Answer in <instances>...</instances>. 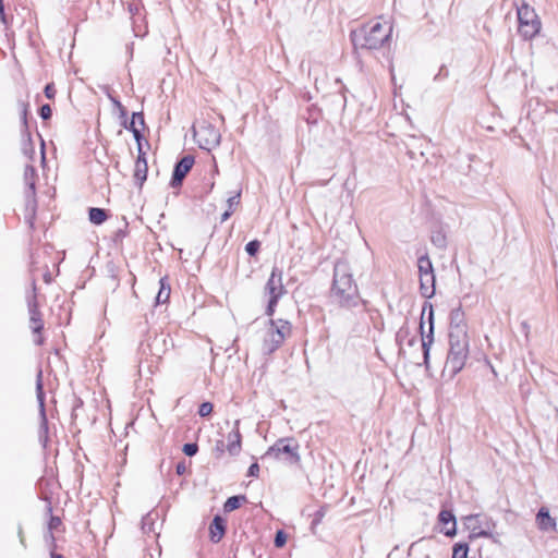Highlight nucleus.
I'll return each instance as SVG.
<instances>
[{"label":"nucleus","instance_id":"26","mask_svg":"<svg viewBox=\"0 0 558 558\" xmlns=\"http://www.w3.org/2000/svg\"><path fill=\"white\" fill-rule=\"evenodd\" d=\"M345 90L347 88H343L340 93L330 94L325 98V100L343 111L347 106Z\"/></svg>","mask_w":558,"mask_h":558},{"label":"nucleus","instance_id":"37","mask_svg":"<svg viewBox=\"0 0 558 558\" xmlns=\"http://www.w3.org/2000/svg\"><path fill=\"white\" fill-rule=\"evenodd\" d=\"M213 410H214L213 403L208 402V401H205V402L199 404L198 415L202 416V417H206V416L211 414Z\"/></svg>","mask_w":558,"mask_h":558},{"label":"nucleus","instance_id":"62","mask_svg":"<svg viewBox=\"0 0 558 558\" xmlns=\"http://www.w3.org/2000/svg\"><path fill=\"white\" fill-rule=\"evenodd\" d=\"M20 542H21V544H22L24 547H26L25 538H24V537H21V538H20Z\"/></svg>","mask_w":558,"mask_h":558},{"label":"nucleus","instance_id":"35","mask_svg":"<svg viewBox=\"0 0 558 558\" xmlns=\"http://www.w3.org/2000/svg\"><path fill=\"white\" fill-rule=\"evenodd\" d=\"M287 543V534L283 530H278L275 534V538H274V545L277 547V548H281L286 545Z\"/></svg>","mask_w":558,"mask_h":558},{"label":"nucleus","instance_id":"39","mask_svg":"<svg viewBox=\"0 0 558 558\" xmlns=\"http://www.w3.org/2000/svg\"><path fill=\"white\" fill-rule=\"evenodd\" d=\"M44 93H45V96H46L48 99H53V98H54V96H56V88H54L53 83H48V84L45 86Z\"/></svg>","mask_w":558,"mask_h":558},{"label":"nucleus","instance_id":"10","mask_svg":"<svg viewBox=\"0 0 558 558\" xmlns=\"http://www.w3.org/2000/svg\"><path fill=\"white\" fill-rule=\"evenodd\" d=\"M464 524L470 530L469 538L474 541L476 538H490L493 536L490 532V525L495 527V523L485 518V521L481 520V514H469L464 517Z\"/></svg>","mask_w":558,"mask_h":558},{"label":"nucleus","instance_id":"25","mask_svg":"<svg viewBox=\"0 0 558 558\" xmlns=\"http://www.w3.org/2000/svg\"><path fill=\"white\" fill-rule=\"evenodd\" d=\"M148 166L147 163L135 162L134 168V182L138 187H142L147 179Z\"/></svg>","mask_w":558,"mask_h":558},{"label":"nucleus","instance_id":"61","mask_svg":"<svg viewBox=\"0 0 558 558\" xmlns=\"http://www.w3.org/2000/svg\"><path fill=\"white\" fill-rule=\"evenodd\" d=\"M414 342H415V338H411V339L409 340V345H413V344H414Z\"/></svg>","mask_w":558,"mask_h":558},{"label":"nucleus","instance_id":"36","mask_svg":"<svg viewBox=\"0 0 558 558\" xmlns=\"http://www.w3.org/2000/svg\"><path fill=\"white\" fill-rule=\"evenodd\" d=\"M182 451L187 457H194L198 452V445L196 442H186L183 445Z\"/></svg>","mask_w":558,"mask_h":558},{"label":"nucleus","instance_id":"18","mask_svg":"<svg viewBox=\"0 0 558 558\" xmlns=\"http://www.w3.org/2000/svg\"><path fill=\"white\" fill-rule=\"evenodd\" d=\"M420 278V293L425 299H432L436 291V277L432 275H421Z\"/></svg>","mask_w":558,"mask_h":558},{"label":"nucleus","instance_id":"19","mask_svg":"<svg viewBox=\"0 0 558 558\" xmlns=\"http://www.w3.org/2000/svg\"><path fill=\"white\" fill-rule=\"evenodd\" d=\"M536 523L541 531L548 532L556 530V519L549 514L546 507H542L536 514Z\"/></svg>","mask_w":558,"mask_h":558},{"label":"nucleus","instance_id":"59","mask_svg":"<svg viewBox=\"0 0 558 558\" xmlns=\"http://www.w3.org/2000/svg\"><path fill=\"white\" fill-rule=\"evenodd\" d=\"M29 187H31V190H32L33 192L35 191V182H34V181H32V182L29 183Z\"/></svg>","mask_w":558,"mask_h":558},{"label":"nucleus","instance_id":"14","mask_svg":"<svg viewBox=\"0 0 558 558\" xmlns=\"http://www.w3.org/2000/svg\"><path fill=\"white\" fill-rule=\"evenodd\" d=\"M136 119H141V126H145V120H144V113L142 111L140 112H133L132 119L129 122L128 119H121V125L133 133L134 140L136 144H140V141L144 140V135L142 134L141 130L136 126Z\"/></svg>","mask_w":558,"mask_h":558},{"label":"nucleus","instance_id":"16","mask_svg":"<svg viewBox=\"0 0 558 558\" xmlns=\"http://www.w3.org/2000/svg\"><path fill=\"white\" fill-rule=\"evenodd\" d=\"M227 531V522L220 515L216 514L209 525V537L213 543H219Z\"/></svg>","mask_w":558,"mask_h":558},{"label":"nucleus","instance_id":"7","mask_svg":"<svg viewBox=\"0 0 558 558\" xmlns=\"http://www.w3.org/2000/svg\"><path fill=\"white\" fill-rule=\"evenodd\" d=\"M434 307L432 303L425 301L422 308L420 332L422 340L423 360L426 369L429 368L430 347L434 342Z\"/></svg>","mask_w":558,"mask_h":558},{"label":"nucleus","instance_id":"3","mask_svg":"<svg viewBox=\"0 0 558 558\" xmlns=\"http://www.w3.org/2000/svg\"><path fill=\"white\" fill-rule=\"evenodd\" d=\"M469 355V337L461 330L449 331V351L445 369L454 377L465 365Z\"/></svg>","mask_w":558,"mask_h":558},{"label":"nucleus","instance_id":"17","mask_svg":"<svg viewBox=\"0 0 558 558\" xmlns=\"http://www.w3.org/2000/svg\"><path fill=\"white\" fill-rule=\"evenodd\" d=\"M438 521L444 526H448L444 530V534L448 537H453L457 534V520L456 515L451 510L442 509L438 514Z\"/></svg>","mask_w":558,"mask_h":558},{"label":"nucleus","instance_id":"29","mask_svg":"<svg viewBox=\"0 0 558 558\" xmlns=\"http://www.w3.org/2000/svg\"><path fill=\"white\" fill-rule=\"evenodd\" d=\"M21 136H22V150H23L24 155L32 158L33 155L35 154V146H34L33 138H32V133L29 132L28 138H27V136L24 135V133H21Z\"/></svg>","mask_w":558,"mask_h":558},{"label":"nucleus","instance_id":"48","mask_svg":"<svg viewBox=\"0 0 558 558\" xmlns=\"http://www.w3.org/2000/svg\"><path fill=\"white\" fill-rule=\"evenodd\" d=\"M215 452L217 453L218 457L223 454V452H225V442H223V440H217L216 441Z\"/></svg>","mask_w":558,"mask_h":558},{"label":"nucleus","instance_id":"8","mask_svg":"<svg viewBox=\"0 0 558 558\" xmlns=\"http://www.w3.org/2000/svg\"><path fill=\"white\" fill-rule=\"evenodd\" d=\"M287 293L282 282V270L274 266L270 276L264 287V294L268 296L265 314L272 317L279 300Z\"/></svg>","mask_w":558,"mask_h":558},{"label":"nucleus","instance_id":"20","mask_svg":"<svg viewBox=\"0 0 558 558\" xmlns=\"http://www.w3.org/2000/svg\"><path fill=\"white\" fill-rule=\"evenodd\" d=\"M449 319H450V331H456L459 329L462 332H466L465 323H464V312H463L461 305L451 310Z\"/></svg>","mask_w":558,"mask_h":558},{"label":"nucleus","instance_id":"38","mask_svg":"<svg viewBox=\"0 0 558 558\" xmlns=\"http://www.w3.org/2000/svg\"><path fill=\"white\" fill-rule=\"evenodd\" d=\"M38 114L44 121L49 120L52 116V109H51L50 105L45 104V105L40 106L38 109Z\"/></svg>","mask_w":558,"mask_h":558},{"label":"nucleus","instance_id":"43","mask_svg":"<svg viewBox=\"0 0 558 558\" xmlns=\"http://www.w3.org/2000/svg\"><path fill=\"white\" fill-rule=\"evenodd\" d=\"M409 335V329L407 327H401L397 335H396V340L398 343H401Z\"/></svg>","mask_w":558,"mask_h":558},{"label":"nucleus","instance_id":"53","mask_svg":"<svg viewBox=\"0 0 558 558\" xmlns=\"http://www.w3.org/2000/svg\"><path fill=\"white\" fill-rule=\"evenodd\" d=\"M233 214V209H227L222 215H221V219L220 221L221 222H225L226 220H228L231 215Z\"/></svg>","mask_w":558,"mask_h":558},{"label":"nucleus","instance_id":"64","mask_svg":"<svg viewBox=\"0 0 558 558\" xmlns=\"http://www.w3.org/2000/svg\"><path fill=\"white\" fill-rule=\"evenodd\" d=\"M550 220H551V226L554 227L555 226V222L553 220V218L549 216Z\"/></svg>","mask_w":558,"mask_h":558},{"label":"nucleus","instance_id":"12","mask_svg":"<svg viewBox=\"0 0 558 558\" xmlns=\"http://www.w3.org/2000/svg\"><path fill=\"white\" fill-rule=\"evenodd\" d=\"M26 301L29 314V327L34 333H40L44 329V320L37 302L36 279L32 280V293L26 296Z\"/></svg>","mask_w":558,"mask_h":558},{"label":"nucleus","instance_id":"15","mask_svg":"<svg viewBox=\"0 0 558 558\" xmlns=\"http://www.w3.org/2000/svg\"><path fill=\"white\" fill-rule=\"evenodd\" d=\"M227 450L231 456H238L241 451L242 435L240 433V420L234 422L233 429L227 436Z\"/></svg>","mask_w":558,"mask_h":558},{"label":"nucleus","instance_id":"40","mask_svg":"<svg viewBox=\"0 0 558 558\" xmlns=\"http://www.w3.org/2000/svg\"><path fill=\"white\" fill-rule=\"evenodd\" d=\"M241 192H238L235 195L230 196L227 201L228 209H233V206H238L240 204Z\"/></svg>","mask_w":558,"mask_h":558},{"label":"nucleus","instance_id":"54","mask_svg":"<svg viewBox=\"0 0 558 558\" xmlns=\"http://www.w3.org/2000/svg\"><path fill=\"white\" fill-rule=\"evenodd\" d=\"M153 524L151 522V519H150V514L148 513L146 517L143 518L142 520V524H143V530H146V526L149 525V524Z\"/></svg>","mask_w":558,"mask_h":558},{"label":"nucleus","instance_id":"63","mask_svg":"<svg viewBox=\"0 0 558 558\" xmlns=\"http://www.w3.org/2000/svg\"><path fill=\"white\" fill-rule=\"evenodd\" d=\"M36 343H37V344H41V343H43V340H41V339H39V340H37V341H36Z\"/></svg>","mask_w":558,"mask_h":558},{"label":"nucleus","instance_id":"6","mask_svg":"<svg viewBox=\"0 0 558 558\" xmlns=\"http://www.w3.org/2000/svg\"><path fill=\"white\" fill-rule=\"evenodd\" d=\"M518 15V32L524 39H532L541 31V21L535 13V10L530 7L524 0L520 3L515 2Z\"/></svg>","mask_w":558,"mask_h":558},{"label":"nucleus","instance_id":"9","mask_svg":"<svg viewBox=\"0 0 558 558\" xmlns=\"http://www.w3.org/2000/svg\"><path fill=\"white\" fill-rule=\"evenodd\" d=\"M36 398L39 407L40 424L38 429L39 441L46 446L48 441V418L46 414L45 391L43 384V371L39 369L36 376Z\"/></svg>","mask_w":558,"mask_h":558},{"label":"nucleus","instance_id":"46","mask_svg":"<svg viewBox=\"0 0 558 558\" xmlns=\"http://www.w3.org/2000/svg\"><path fill=\"white\" fill-rule=\"evenodd\" d=\"M541 179H542L543 185L546 186L549 191H551L554 189L555 182L550 177H548L546 179L544 173H542Z\"/></svg>","mask_w":558,"mask_h":558},{"label":"nucleus","instance_id":"47","mask_svg":"<svg viewBox=\"0 0 558 558\" xmlns=\"http://www.w3.org/2000/svg\"><path fill=\"white\" fill-rule=\"evenodd\" d=\"M448 70L446 69L445 65H442L440 69H439V72L435 75L434 77V81H439L441 78H445L448 76Z\"/></svg>","mask_w":558,"mask_h":558},{"label":"nucleus","instance_id":"24","mask_svg":"<svg viewBox=\"0 0 558 558\" xmlns=\"http://www.w3.org/2000/svg\"><path fill=\"white\" fill-rule=\"evenodd\" d=\"M19 107L21 109V122L22 129L21 133H24L27 138L29 137V125H28V112H29V104L26 101H19Z\"/></svg>","mask_w":558,"mask_h":558},{"label":"nucleus","instance_id":"55","mask_svg":"<svg viewBox=\"0 0 558 558\" xmlns=\"http://www.w3.org/2000/svg\"><path fill=\"white\" fill-rule=\"evenodd\" d=\"M50 558H65L63 555L56 553L54 550H50Z\"/></svg>","mask_w":558,"mask_h":558},{"label":"nucleus","instance_id":"60","mask_svg":"<svg viewBox=\"0 0 558 558\" xmlns=\"http://www.w3.org/2000/svg\"><path fill=\"white\" fill-rule=\"evenodd\" d=\"M45 280H46V282H49V281H50V275H49V274H46V275H45Z\"/></svg>","mask_w":558,"mask_h":558},{"label":"nucleus","instance_id":"21","mask_svg":"<svg viewBox=\"0 0 558 558\" xmlns=\"http://www.w3.org/2000/svg\"><path fill=\"white\" fill-rule=\"evenodd\" d=\"M110 217L109 210L99 207H90L88 209V219L95 226L102 225Z\"/></svg>","mask_w":558,"mask_h":558},{"label":"nucleus","instance_id":"58","mask_svg":"<svg viewBox=\"0 0 558 558\" xmlns=\"http://www.w3.org/2000/svg\"><path fill=\"white\" fill-rule=\"evenodd\" d=\"M17 534H19V538L24 537V535H23V529H22V526H21V525L19 526Z\"/></svg>","mask_w":558,"mask_h":558},{"label":"nucleus","instance_id":"22","mask_svg":"<svg viewBox=\"0 0 558 558\" xmlns=\"http://www.w3.org/2000/svg\"><path fill=\"white\" fill-rule=\"evenodd\" d=\"M247 498L245 495H234L229 497L225 504H223V511L225 512H232L236 509H239L242 504L246 502Z\"/></svg>","mask_w":558,"mask_h":558},{"label":"nucleus","instance_id":"2","mask_svg":"<svg viewBox=\"0 0 558 558\" xmlns=\"http://www.w3.org/2000/svg\"><path fill=\"white\" fill-rule=\"evenodd\" d=\"M391 26L372 21L357 29L351 31L350 39L355 50L379 49L391 36Z\"/></svg>","mask_w":558,"mask_h":558},{"label":"nucleus","instance_id":"31","mask_svg":"<svg viewBox=\"0 0 558 558\" xmlns=\"http://www.w3.org/2000/svg\"><path fill=\"white\" fill-rule=\"evenodd\" d=\"M430 240L432 243L438 248H445L447 245L446 234L441 230L434 231Z\"/></svg>","mask_w":558,"mask_h":558},{"label":"nucleus","instance_id":"56","mask_svg":"<svg viewBox=\"0 0 558 558\" xmlns=\"http://www.w3.org/2000/svg\"><path fill=\"white\" fill-rule=\"evenodd\" d=\"M315 515H316V518L314 519L313 523H317L320 520V518L324 515V513L322 510H319L316 512Z\"/></svg>","mask_w":558,"mask_h":558},{"label":"nucleus","instance_id":"4","mask_svg":"<svg viewBox=\"0 0 558 558\" xmlns=\"http://www.w3.org/2000/svg\"><path fill=\"white\" fill-rule=\"evenodd\" d=\"M292 335V324L282 318L274 319L270 317L267 324L266 336L263 341V352L272 354Z\"/></svg>","mask_w":558,"mask_h":558},{"label":"nucleus","instance_id":"42","mask_svg":"<svg viewBox=\"0 0 558 558\" xmlns=\"http://www.w3.org/2000/svg\"><path fill=\"white\" fill-rule=\"evenodd\" d=\"M137 151H138V155H137L135 162L147 163L146 154L143 150V146H142V141H140V144H137Z\"/></svg>","mask_w":558,"mask_h":558},{"label":"nucleus","instance_id":"23","mask_svg":"<svg viewBox=\"0 0 558 558\" xmlns=\"http://www.w3.org/2000/svg\"><path fill=\"white\" fill-rule=\"evenodd\" d=\"M418 276L435 274L433 263L428 254H423L417 257Z\"/></svg>","mask_w":558,"mask_h":558},{"label":"nucleus","instance_id":"32","mask_svg":"<svg viewBox=\"0 0 558 558\" xmlns=\"http://www.w3.org/2000/svg\"><path fill=\"white\" fill-rule=\"evenodd\" d=\"M108 96H109V99L111 100L112 105L117 108V111H119V118L120 119L128 118V110L121 104V101L117 97H113L112 95H108Z\"/></svg>","mask_w":558,"mask_h":558},{"label":"nucleus","instance_id":"41","mask_svg":"<svg viewBox=\"0 0 558 558\" xmlns=\"http://www.w3.org/2000/svg\"><path fill=\"white\" fill-rule=\"evenodd\" d=\"M45 539L47 543H49L50 550H54L57 548V542L53 532H47L45 534Z\"/></svg>","mask_w":558,"mask_h":558},{"label":"nucleus","instance_id":"11","mask_svg":"<svg viewBox=\"0 0 558 558\" xmlns=\"http://www.w3.org/2000/svg\"><path fill=\"white\" fill-rule=\"evenodd\" d=\"M195 135L198 136L199 146L203 149L211 150L220 145L221 134L210 122L203 121L195 131Z\"/></svg>","mask_w":558,"mask_h":558},{"label":"nucleus","instance_id":"50","mask_svg":"<svg viewBox=\"0 0 558 558\" xmlns=\"http://www.w3.org/2000/svg\"><path fill=\"white\" fill-rule=\"evenodd\" d=\"M35 173H36V170L33 166L31 165H27L25 167V171H24V175H25V179L28 180L29 177H35Z\"/></svg>","mask_w":558,"mask_h":558},{"label":"nucleus","instance_id":"28","mask_svg":"<svg viewBox=\"0 0 558 558\" xmlns=\"http://www.w3.org/2000/svg\"><path fill=\"white\" fill-rule=\"evenodd\" d=\"M46 510L47 513L50 515V519L48 521V532H53L62 525L61 518L52 514V506L50 501H48Z\"/></svg>","mask_w":558,"mask_h":558},{"label":"nucleus","instance_id":"57","mask_svg":"<svg viewBox=\"0 0 558 558\" xmlns=\"http://www.w3.org/2000/svg\"><path fill=\"white\" fill-rule=\"evenodd\" d=\"M521 326H522V329L525 331V333H527V332H529V325H527V323H526V322H523V323L521 324Z\"/></svg>","mask_w":558,"mask_h":558},{"label":"nucleus","instance_id":"44","mask_svg":"<svg viewBox=\"0 0 558 558\" xmlns=\"http://www.w3.org/2000/svg\"><path fill=\"white\" fill-rule=\"evenodd\" d=\"M126 228H128V223H125V227L123 229H118L116 232H114V235H113V241L114 242H119V241H122L125 236H126Z\"/></svg>","mask_w":558,"mask_h":558},{"label":"nucleus","instance_id":"30","mask_svg":"<svg viewBox=\"0 0 558 558\" xmlns=\"http://www.w3.org/2000/svg\"><path fill=\"white\" fill-rule=\"evenodd\" d=\"M469 544L456 543L452 548V558H468Z\"/></svg>","mask_w":558,"mask_h":558},{"label":"nucleus","instance_id":"27","mask_svg":"<svg viewBox=\"0 0 558 558\" xmlns=\"http://www.w3.org/2000/svg\"><path fill=\"white\" fill-rule=\"evenodd\" d=\"M159 284L160 289L155 298L156 305L167 303L171 292L170 286L166 282V278H161Z\"/></svg>","mask_w":558,"mask_h":558},{"label":"nucleus","instance_id":"34","mask_svg":"<svg viewBox=\"0 0 558 558\" xmlns=\"http://www.w3.org/2000/svg\"><path fill=\"white\" fill-rule=\"evenodd\" d=\"M84 402L83 400L76 396L73 395V401H72V412H71V418L75 420L77 417V411L83 408Z\"/></svg>","mask_w":558,"mask_h":558},{"label":"nucleus","instance_id":"51","mask_svg":"<svg viewBox=\"0 0 558 558\" xmlns=\"http://www.w3.org/2000/svg\"><path fill=\"white\" fill-rule=\"evenodd\" d=\"M0 21L3 25L8 26L9 22L4 12V3L0 4Z\"/></svg>","mask_w":558,"mask_h":558},{"label":"nucleus","instance_id":"45","mask_svg":"<svg viewBox=\"0 0 558 558\" xmlns=\"http://www.w3.org/2000/svg\"><path fill=\"white\" fill-rule=\"evenodd\" d=\"M259 474V465L257 462H254L250 465L247 470V476L257 477Z\"/></svg>","mask_w":558,"mask_h":558},{"label":"nucleus","instance_id":"33","mask_svg":"<svg viewBox=\"0 0 558 558\" xmlns=\"http://www.w3.org/2000/svg\"><path fill=\"white\" fill-rule=\"evenodd\" d=\"M260 242L258 240H252L245 245V252L248 256L254 257L259 252Z\"/></svg>","mask_w":558,"mask_h":558},{"label":"nucleus","instance_id":"52","mask_svg":"<svg viewBox=\"0 0 558 558\" xmlns=\"http://www.w3.org/2000/svg\"><path fill=\"white\" fill-rule=\"evenodd\" d=\"M0 21L3 25L8 26L9 22L4 12V3L0 4Z\"/></svg>","mask_w":558,"mask_h":558},{"label":"nucleus","instance_id":"49","mask_svg":"<svg viewBox=\"0 0 558 558\" xmlns=\"http://www.w3.org/2000/svg\"><path fill=\"white\" fill-rule=\"evenodd\" d=\"M186 472L185 461H181L175 465V473L178 475H183Z\"/></svg>","mask_w":558,"mask_h":558},{"label":"nucleus","instance_id":"1","mask_svg":"<svg viewBox=\"0 0 558 558\" xmlns=\"http://www.w3.org/2000/svg\"><path fill=\"white\" fill-rule=\"evenodd\" d=\"M329 298L341 308L350 310L359 305H366V301L360 295L351 267L344 259H338L335 263Z\"/></svg>","mask_w":558,"mask_h":558},{"label":"nucleus","instance_id":"13","mask_svg":"<svg viewBox=\"0 0 558 558\" xmlns=\"http://www.w3.org/2000/svg\"><path fill=\"white\" fill-rule=\"evenodd\" d=\"M195 158L192 155H184L180 158L173 167L172 175L169 185L172 189L181 187L187 173L192 170Z\"/></svg>","mask_w":558,"mask_h":558},{"label":"nucleus","instance_id":"5","mask_svg":"<svg viewBox=\"0 0 558 558\" xmlns=\"http://www.w3.org/2000/svg\"><path fill=\"white\" fill-rule=\"evenodd\" d=\"M288 465H298L301 462L300 444L294 437H283L276 440L264 454Z\"/></svg>","mask_w":558,"mask_h":558}]
</instances>
